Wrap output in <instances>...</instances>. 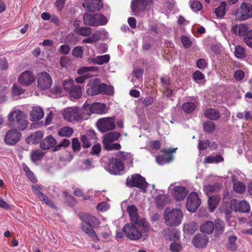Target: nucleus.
<instances>
[{
	"mask_svg": "<svg viewBox=\"0 0 252 252\" xmlns=\"http://www.w3.org/2000/svg\"><path fill=\"white\" fill-rule=\"evenodd\" d=\"M149 225L145 220H141L138 222L127 223L123 228V231L126 237L132 241L140 239L143 233H147L150 230Z\"/></svg>",
	"mask_w": 252,
	"mask_h": 252,
	"instance_id": "f257e3e1",
	"label": "nucleus"
},
{
	"mask_svg": "<svg viewBox=\"0 0 252 252\" xmlns=\"http://www.w3.org/2000/svg\"><path fill=\"white\" fill-rule=\"evenodd\" d=\"M87 108L86 104L82 108L75 106L67 107L63 110L62 114L64 119L68 122H79L89 118L90 114L86 113Z\"/></svg>",
	"mask_w": 252,
	"mask_h": 252,
	"instance_id": "f03ea898",
	"label": "nucleus"
},
{
	"mask_svg": "<svg viewBox=\"0 0 252 252\" xmlns=\"http://www.w3.org/2000/svg\"><path fill=\"white\" fill-rule=\"evenodd\" d=\"M165 223L169 226H175L180 224L183 218V213L179 209L166 208L164 212Z\"/></svg>",
	"mask_w": 252,
	"mask_h": 252,
	"instance_id": "7ed1b4c3",
	"label": "nucleus"
},
{
	"mask_svg": "<svg viewBox=\"0 0 252 252\" xmlns=\"http://www.w3.org/2000/svg\"><path fill=\"white\" fill-rule=\"evenodd\" d=\"M88 88L87 93L89 95H95L102 93L111 94L113 93V88L107 87L104 84H99L97 78L91 79L88 84Z\"/></svg>",
	"mask_w": 252,
	"mask_h": 252,
	"instance_id": "20e7f679",
	"label": "nucleus"
},
{
	"mask_svg": "<svg viewBox=\"0 0 252 252\" xmlns=\"http://www.w3.org/2000/svg\"><path fill=\"white\" fill-rule=\"evenodd\" d=\"M8 120L15 124L20 130L25 129L29 125V122L26 119V114L19 109L12 110L8 115Z\"/></svg>",
	"mask_w": 252,
	"mask_h": 252,
	"instance_id": "39448f33",
	"label": "nucleus"
},
{
	"mask_svg": "<svg viewBox=\"0 0 252 252\" xmlns=\"http://www.w3.org/2000/svg\"><path fill=\"white\" fill-rule=\"evenodd\" d=\"M83 21L85 25L93 27L105 25L108 22L107 18L101 13H85Z\"/></svg>",
	"mask_w": 252,
	"mask_h": 252,
	"instance_id": "423d86ee",
	"label": "nucleus"
},
{
	"mask_svg": "<svg viewBox=\"0 0 252 252\" xmlns=\"http://www.w3.org/2000/svg\"><path fill=\"white\" fill-rule=\"evenodd\" d=\"M120 136V133L116 131L110 132L104 135L102 138V143L104 149L108 151L119 150L121 148L120 144L113 143V142L117 141Z\"/></svg>",
	"mask_w": 252,
	"mask_h": 252,
	"instance_id": "0eeeda50",
	"label": "nucleus"
},
{
	"mask_svg": "<svg viewBox=\"0 0 252 252\" xmlns=\"http://www.w3.org/2000/svg\"><path fill=\"white\" fill-rule=\"evenodd\" d=\"M37 86L42 90L49 89L52 85L53 81L51 75L46 72H41L37 74Z\"/></svg>",
	"mask_w": 252,
	"mask_h": 252,
	"instance_id": "6e6552de",
	"label": "nucleus"
},
{
	"mask_svg": "<svg viewBox=\"0 0 252 252\" xmlns=\"http://www.w3.org/2000/svg\"><path fill=\"white\" fill-rule=\"evenodd\" d=\"M114 117H107L99 119L96 122V126L98 130L104 133L115 129L116 126Z\"/></svg>",
	"mask_w": 252,
	"mask_h": 252,
	"instance_id": "1a4fd4ad",
	"label": "nucleus"
},
{
	"mask_svg": "<svg viewBox=\"0 0 252 252\" xmlns=\"http://www.w3.org/2000/svg\"><path fill=\"white\" fill-rule=\"evenodd\" d=\"M124 169V165L121 160L113 158L109 159L107 167V170L109 173L114 175H119Z\"/></svg>",
	"mask_w": 252,
	"mask_h": 252,
	"instance_id": "9d476101",
	"label": "nucleus"
},
{
	"mask_svg": "<svg viewBox=\"0 0 252 252\" xmlns=\"http://www.w3.org/2000/svg\"><path fill=\"white\" fill-rule=\"evenodd\" d=\"M201 199L197 192H192L189 193L187 198L186 207L190 212H194L199 207Z\"/></svg>",
	"mask_w": 252,
	"mask_h": 252,
	"instance_id": "9b49d317",
	"label": "nucleus"
},
{
	"mask_svg": "<svg viewBox=\"0 0 252 252\" xmlns=\"http://www.w3.org/2000/svg\"><path fill=\"white\" fill-rule=\"evenodd\" d=\"M126 185L130 187H136L143 189L147 187V183L145 179L139 174H133L126 180Z\"/></svg>",
	"mask_w": 252,
	"mask_h": 252,
	"instance_id": "f8f14e48",
	"label": "nucleus"
},
{
	"mask_svg": "<svg viewBox=\"0 0 252 252\" xmlns=\"http://www.w3.org/2000/svg\"><path fill=\"white\" fill-rule=\"evenodd\" d=\"M169 189L171 190L173 197L178 201L184 199L188 193L185 187L176 186L175 184H171L169 187Z\"/></svg>",
	"mask_w": 252,
	"mask_h": 252,
	"instance_id": "ddd939ff",
	"label": "nucleus"
},
{
	"mask_svg": "<svg viewBox=\"0 0 252 252\" xmlns=\"http://www.w3.org/2000/svg\"><path fill=\"white\" fill-rule=\"evenodd\" d=\"M238 17L241 20H246L252 17V5L247 2H243L237 12Z\"/></svg>",
	"mask_w": 252,
	"mask_h": 252,
	"instance_id": "4468645a",
	"label": "nucleus"
},
{
	"mask_svg": "<svg viewBox=\"0 0 252 252\" xmlns=\"http://www.w3.org/2000/svg\"><path fill=\"white\" fill-rule=\"evenodd\" d=\"M22 134L17 130L11 129L5 134L4 142L8 145H14L21 138Z\"/></svg>",
	"mask_w": 252,
	"mask_h": 252,
	"instance_id": "2eb2a0df",
	"label": "nucleus"
},
{
	"mask_svg": "<svg viewBox=\"0 0 252 252\" xmlns=\"http://www.w3.org/2000/svg\"><path fill=\"white\" fill-rule=\"evenodd\" d=\"M230 206L231 209L235 212L247 213L250 210V204L245 200L238 201L236 199H232L230 201Z\"/></svg>",
	"mask_w": 252,
	"mask_h": 252,
	"instance_id": "dca6fc26",
	"label": "nucleus"
},
{
	"mask_svg": "<svg viewBox=\"0 0 252 252\" xmlns=\"http://www.w3.org/2000/svg\"><path fill=\"white\" fill-rule=\"evenodd\" d=\"M43 189V187L42 186L38 185H33L32 186V191L34 192L36 197H37L40 200L45 202L47 205L50 206L51 207L53 208H55V205L54 202L49 200L47 196L44 195L41 192Z\"/></svg>",
	"mask_w": 252,
	"mask_h": 252,
	"instance_id": "f3484780",
	"label": "nucleus"
},
{
	"mask_svg": "<svg viewBox=\"0 0 252 252\" xmlns=\"http://www.w3.org/2000/svg\"><path fill=\"white\" fill-rule=\"evenodd\" d=\"M18 81L21 85L29 86L35 81V77L32 71L27 70L20 75Z\"/></svg>",
	"mask_w": 252,
	"mask_h": 252,
	"instance_id": "a211bd4d",
	"label": "nucleus"
},
{
	"mask_svg": "<svg viewBox=\"0 0 252 252\" xmlns=\"http://www.w3.org/2000/svg\"><path fill=\"white\" fill-rule=\"evenodd\" d=\"M152 3V0H134L131 3V10L134 15L144 9L147 5Z\"/></svg>",
	"mask_w": 252,
	"mask_h": 252,
	"instance_id": "6ab92c4d",
	"label": "nucleus"
},
{
	"mask_svg": "<svg viewBox=\"0 0 252 252\" xmlns=\"http://www.w3.org/2000/svg\"><path fill=\"white\" fill-rule=\"evenodd\" d=\"M86 105L87 106L86 113H88L90 114L91 113L103 114L106 112V106L104 103L95 102L90 106L86 104Z\"/></svg>",
	"mask_w": 252,
	"mask_h": 252,
	"instance_id": "aec40b11",
	"label": "nucleus"
},
{
	"mask_svg": "<svg viewBox=\"0 0 252 252\" xmlns=\"http://www.w3.org/2000/svg\"><path fill=\"white\" fill-rule=\"evenodd\" d=\"M126 212L129 215L131 222H138L141 220H145L139 216L138 210L134 205H127L126 206Z\"/></svg>",
	"mask_w": 252,
	"mask_h": 252,
	"instance_id": "412c9836",
	"label": "nucleus"
},
{
	"mask_svg": "<svg viewBox=\"0 0 252 252\" xmlns=\"http://www.w3.org/2000/svg\"><path fill=\"white\" fill-rule=\"evenodd\" d=\"M177 148L163 149L161 152L168 154L167 158L162 156H158L156 158L157 162L160 165H163L164 164L170 162L172 159L173 157L170 154L173 152H175Z\"/></svg>",
	"mask_w": 252,
	"mask_h": 252,
	"instance_id": "4be33fe9",
	"label": "nucleus"
},
{
	"mask_svg": "<svg viewBox=\"0 0 252 252\" xmlns=\"http://www.w3.org/2000/svg\"><path fill=\"white\" fill-rule=\"evenodd\" d=\"M208 242V237L204 234H198L192 240L193 245L197 248L205 247Z\"/></svg>",
	"mask_w": 252,
	"mask_h": 252,
	"instance_id": "5701e85b",
	"label": "nucleus"
},
{
	"mask_svg": "<svg viewBox=\"0 0 252 252\" xmlns=\"http://www.w3.org/2000/svg\"><path fill=\"white\" fill-rule=\"evenodd\" d=\"M44 113L42 108L39 106H34L30 112L31 120L33 122L38 121L42 119Z\"/></svg>",
	"mask_w": 252,
	"mask_h": 252,
	"instance_id": "b1692460",
	"label": "nucleus"
},
{
	"mask_svg": "<svg viewBox=\"0 0 252 252\" xmlns=\"http://www.w3.org/2000/svg\"><path fill=\"white\" fill-rule=\"evenodd\" d=\"M80 218L86 224L93 227H97L100 224L99 221L95 217L90 214H85L80 215Z\"/></svg>",
	"mask_w": 252,
	"mask_h": 252,
	"instance_id": "393cba45",
	"label": "nucleus"
},
{
	"mask_svg": "<svg viewBox=\"0 0 252 252\" xmlns=\"http://www.w3.org/2000/svg\"><path fill=\"white\" fill-rule=\"evenodd\" d=\"M110 56L108 54L97 56L94 58L90 57L88 59L89 63L94 64L102 65L108 63L110 61Z\"/></svg>",
	"mask_w": 252,
	"mask_h": 252,
	"instance_id": "a878e982",
	"label": "nucleus"
},
{
	"mask_svg": "<svg viewBox=\"0 0 252 252\" xmlns=\"http://www.w3.org/2000/svg\"><path fill=\"white\" fill-rule=\"evenodd\" d=\"M95 138L96 135L94 130H90L86 135H82L81 141L82 143L83 147L84 148H89L91 145L90 141Z\"/></svg>",
	"mask_w": 252,
	"mask_h": 252,
	"instance_id": "bb28decb",
	"label": "nucleus"
},
{
	"mask_svg": "<svg viewBox=\"0 0 252 252\" xmlns=\"http://www.w3.org/2000/svg\"><path fill=\"white\" fill-rule=\"evenodd\" d=\"M82 6L88 10L95 11H99L102 8L103 3L100 0H96L90 3L84 2L83 3Z\"/></svg>",
	"mask_w": 252,
	"mask_h": 252,
	"instance_id": "cd10ccee",
	"label": "nucleus"
},
{
	"mask_svg": "<svg viewBox=\"0 0 252 252\" xmlns=\"http://www.w3.org/2000/svg\"><path fill=\"white\" fill-rule=\"evenodd\" d=\"M164 236L166 240L176 241L180 238V233L175 229L167 228L164 230Z\"/></svg>",
	"mask_w": 252,
	"mask_h": 252,
	"instance_id": "c85d7f7f",
	"label": "nucleus"
},
{
	"mask_svg": "<svg viewBox=\"0 0 252 252\" xmlns=\"http://www.w3.org/2000/svg\"><path fill=\"white\" fill-rule=\"evenodd\" d=\"M43 137V133L42 131H36L31 134L26 139V142L30 144L38 143Z\"/></svg>",
	"mask_w": 252,
	"mask_h": 252,
	"instance_id": "c756f323",
	"label": "nucleus"
},
{
	"mask_svg": "<svg viewBox=\"0 0 252 252\" xmlns=\"http://www.w3.org/2000/svg\"><path fill=\"white\" fill-rule=\"evenodd\" d=\"M232 30L236 35L243 36V39L246 32L248 31L247 26L244 24L234 25L232 27Z\"/></svg>",
	"mask_w": 252,
	"mask_h": 252,
	"instance_id": "7c9ffc66",
	"label": "nucleus"
},
{
	"mask_svg": "<svg viewBox=\"0 0 252 252\" xmlns=\"http://www.w3.org/2000/svg\"><path fill=\"white\" fill-rule=\"evenodd\" d=\"M56 144V140L52 135H49L41 142L40 147L43 150H47L54 146Z\"/></svg>",
	"mask_w": 252,
	"mask_h": 252,
	"instance_id": "2f4dec72",
	"label": "nucleus"
},
{
	"mask_svg": "<svg viewBox=\"0 0 252 252\" xmlns=\"http://www.w3.org/2000/svg\"><path fill=\"white\" fill-rule=\"evenodd\" d=\"M231 180L233 183L234 190L238 193H243L246 189L245 185L243 183L236 180V175L235 174L232 175Z\"/></svg>",
	"mask_w": 252,
	"mask_h": 252,
	"instance_id": "473e14b6",
	"label": "nucleus"
},
{
	"mask_svg": "<svg viewBox=\"0 0 252 252\" xmlns=\"http://www.w3.org/2000/svg\"><path fill=\"white\" fill-rule=\"evenodd\" d=\"M215 228V225L211 221H208L203 223L200 226V231L202 232L210 234Z\"/></svg>",
	"mask_w": 252,
	"mask_h": 252,
	"instance_id": "72a5a7b5",
	"label": "nucleus"
},
{
	"mask_svg": "<svg viewBox=\"0 0 252 252\" xmlns=\"http://www.w3.org/2000/svg\"><path fill=\"white\" fill-rule=\"evenodd\" d=\"M204 115L208 119L216 120L220 117L219 112L216 109L213 108H209L204 112Z\"/></svg>",
	"mask_w": 252,
	"mask_h": 252,
	"instance_id": "f704fd0d",
	"label": "nucleus"
},
{
	"mask_svg": "<svg viewBox=\"0 0 252 252\" xmlns=\"http://www.w3.org/2000/svg\"><path fill=\"white\" fill-rule=\"evenodd\" d=\"M220 199V195H216L209 198V208L211 212H213L216 208Z\"/></svg>",
	"mask_w": 252,
	"mask_h": 252,
	"instance_id": "c9c22d12",
	"label": "nucleus"
},
{
	"mask_svg": "<svg viewBox=\"0 0 252 252\" xmlns=\"http://www.w3.org/2000/svg\"><path fill=\"white\" fill-rule=\"evenodd\" d=\"M92 226L88 225L87 224H82L81 228L82 230L88 235L90 237H92L94 240H98L97 237L95 234V232L92 228Z\"/></svg>",
	"mask_w": 252,
	"mask_h": 252,
	"instance_id": "e433bc0d",
	"label": "nucleus"
},
{
	"mask_svg": "<svg viewBox=\"0 0 252 252\" xmlns=\"http://www.w3.org/2000/svg\"><path fill=\"white\" fill-rule=\"evenodd\" d=\"M73 132V129L69 126H64L58 130V134L63 137H70Z\"/></svg>",
	"mask_w": 252,
	"mask_h": 252,
	"instance_id": "4c0bfd02",
	"label": "nucleus"
},
{
	"mask_svg": "<svg viewBox=\"0 0 252 252\" xmlns=\"http://www.w3.org/2000/svg\"><path fill=\"white\" fill-rule=\"evenodd\" d=\"M74 32L78 35L87 36L91 34L92 32V29L89 27H82L80 28H75Z\"/></svg>",
	"mask_w": 252,
	"mask_h": 252,
	"instance_id": "58836bf2",
	"label": "nucleus"
},
{
	"mask_svg": "<svg viewBox=\"0 0 252 252\" xmlns=\"http://www.w3.org/2000/svg\"><path fill=\"white\" fill-rule=\"evenodd\" d=\"M44 155V153L39 150L33 151L31 153V158L32 160L35 162L41 159Z\"/></svg>",
	"mask_w": 252,
	"mask_h": 252,
	"instance_id": "ea45409f",
	"label": "nucleus"
},
{
	"mask_svg": "<svg viewBox=\"0 0 252 252\" xmlns=\"http://www.w3.org/2000/svg\"><path fill=\"white\" fill-rule=\"evenodd\" d=\"M223 160V158L220 156L215 157L209 156L205 158L204 162L205 163H217Z\"/></svg>",
	"mask_w": 252,
	"mask_h": 252,
	"instance_id": "a19ab883",
	"label": "nucleus"
},
{
	"mask_svg": "<svg viewBox=\"0 0 252 252\" xmlns=\"http://www.w3.org/2000/svg\"><path fill=\"white\" fill-rule=\"evenodd\" d=\"M72 55L76 58H82L84 54V48L81 46L75 47L72 50Z\"/></svg>",
	"mask_w": 252,
	"mask_h": 252,
	"instance_id": "79ce46f5",
	"label": "nucleus"
},
{
	"mask_svg": "<svg viewBox=\"0 0 252 252\" xmlns=\"http://www.w3.org/2000/svg\"><path fill=\"white\" fill-rule=\"evenodd\" d=\"M71 96L74 98H78L82 94V91L81 87L77 85L74 86L68 92Z\"/></svg>",
	"mask_w": 252,
	"mask_h": 252,
	"instance_id": "37998d69",
	"label": "nucleus"
},
{
	"mask_svg": "<svg viewBox=\"0 0 252 252\" xmlns=\"http://www.w3.org/2000/svg\"><path fill=\"white\" fill-rule=\"evenodd\" d=\"M99 68L97 66H83L80 67L78 70L77 73L79 75L91 71H97Z\"/></svg>",
	"mask_w": 252,
	"mask_h": 252,
	"instance_id": "c03bdc74",
	"label": "nucleus"
},
{
	"mask_svg": "<svg viewBox=\"0 0 252 252\" xmlns=\"http://www.w3.org/2000/svg\"><path fill=\"white\" fill-rule=\"evenodd\" d=\"M235 55L238 58H244L246 56L245 49L241 45H237L235 47Z\"/></svg>",
	"mask_w": 252,
	"mask_h": 252,
	"instance_id": "a18cd8bd",
	"label": "nucleus"
},
{
	"mask_svg": "<svg viewBox=\"0 0 252 252\" xmlns=\"http://www.w3.org/2000/svg\"><path fill=\"white\" fill-rule=\"evenodd\" d=\"M94 167L92 161L89 159H86L82 161L80 169L82 171L89 170Z\"/></svg>",
	"mask_w": 252,
	"mask_h": 252,
	"instance_id": "49530a36",
	"label": "nucleus"
},
{
	"mask_svg": "<svg viewBox=\"0 0 252 252\" xmlns=\"http://www.w3.org/2000/svg\"><path fill=\"white\" fill-rule=\"evenodd\" d=\"M215 13L217 17L221 18L225 13V2H222L220 5L215 10Z\"/></svg>",
	"mask_w": 252,
	"mask_h": 252,
	"instance_id": "de8ad7c7",
	"label": "nucleus"
},
{
	"mask_svg": "<svg viewBox=\"0 0 252 252\" xmlns=\"http://www.w3.org/2000/svg\"><path fill=\"white\" fill-rule=\"evenodd\" d=\"M167 201V197L165 194H159L156 198V203L158 207H163Z\"/></svg>",
	"mask_w": 252,
	"mask_h": 252,
	"instance_id": "09e8293b",
	"label": "nucleus"
},
{
	"mask_svg": "<svg viewBox=\"0 0 252 252\" xmlns=\"http://www.w3.org/2000/svg\"><path fill=\"white\" fill-rule=\"evenodd\" d=\"M237 237L236 236H231L229 237L228 243L227 245V248L230 251H234L237 249L236 244Z\"/></svg>",
	"mask_w": 252,
	"mask_h": 252,
	"instance_id": "8fccbe9b",
	"label": "nucleus"
},
{
	"mask_svg": "<svg viewBox=\"0 0 252 252\" xmlns=\"http://www.w3.org/2000/svg\"><path fill=\"white\" fill-rule=\"evenodd\" d=\"M243 41L248 46L252 48V30H250L246 32Z\"/></svg>",
	"mask_w": 252,
	"mask_h": 252,
	"instance_id": "3c124183",
	"label": "nucleus"
},
{
	"mask_svg": "<svg viewBox=\"0 0 252 252\" xmlns=\"http://www.w3.org/2000/svg\"><path fill=\"white\" fill-rule=\"evenodd\" d=\"M196 106L194 103L192 102H187L185 103L182 105V109L186 113H191L195 109Z\"/></svg>",
	"mask_w": 252,
	"mask_h": 252,
	"instance_id": "603ef678",
	"label": "nucleus"
},
{
	"mask_svg": "<svg viewBox=\"0 0 252 252\" xmlns=\"http://www.w3.org/2000/svg\"><path fill=\"white\" fill-rule=\"evenodd\" d=\"M23 167L28 178L33 183L36 182L37 180L34 174L30 170L29 168L25 164L23 165Z\"/></svg>",
	"mask_w": 252,
	"mask_h": 252,
	"instance_id": "864d4df0",
	"label": "nucleus"
},
{
	"mask_svg": "<svg viewBox=\"0 0 252 252\" xmlns=\"http://www.w3.org/2000/svg\"><path fill=\"white\" fill-rule=\"evenodd\" d=\"M63 89L67 92H69L74 86L73 80L71 79L64 80L63 82Z\"/></svg>",
	"mask_w": 252,
	"mask_h": 252,
	"instance_id": "5fc2aeb1",
	"label": "nucleus"
},
{
	"mask_svg": "<svg viewBox=\"0 0 252 252\" xmlns=\"http://www.w3.org/2000/svg\"><path fill=\"white\" fill-rule=\"evenodd\" d=\"M24 92V90L21 87L18 86L16 84H14L12 87V94L13 96H18Z\"/></svg>",
	"mask_w": 252,
	"mask_h": 252,
	"instance_id": "6e6d98bb",
	"label": "nucleus"
},
{
	"mask_svg": "<svg viewBox=\"0 0 252 252\" xmlns=\"http://www.w3.org/2000/svg\"><path fill=\"white\" fill-rule=\"evenodd\" d=\"M110 208V205L107 202H102L99 203L96 206V209L99 212H105Z\"/></svg>",
	"mask_w": 252,
	"mask_h": 252,
	"instance_id": "4d7b16f0",
	"label": "nucleus"
},
{
	"mask_svg": "<svg viewBox=\"0 0 252 252\" xmlns=\"http://www.w3.org/2000/svg\"><path fill=\"white\" fill-rule=\"evenodd\" d=\"M99 39V37L98 35V34L97 33H96V34H94L93 35H92L91 36H90L89 38L84 39L82 41V42L85 43H86L91 44V43H94V42H95L98 41Z\"/></svg>",
	"mask_w": 252,
	"mask_h": 252,
	"instance_id": "13d9d810",
	"label": "nucleus"
},
{
	"mask_svg": "<svg viewBox=\"0 0 252 252\" xmlns=\"http://www.w3.org/2000/svg\"><path fill=\"white\" fill-rule=\"evenodd\" d=\"M191 9L195 12H197L200 10L202 8L201 3L198 1H193L190 3Z\"/></svg>",
	"mask_w": 252,
	"mask_h": 252,
	"instance_id": "bf43d9fd",
	"label": "nucleus"
},
{
	"mask_svg": "<svg viewBox=\"0 0 252 252\" xmlns=\"http://www.w3.org/2000/svg\"><path fill=\"white\" fill-rule=\"evenodd\" d=\"M215 128V126L214 123L212 122H207L204 124V129L207 132L213 131Z\"/></svg>",
	"mask_w": 252,
	"mask_h": 252,
	"instance_id": "052dcab7",
	"label": "nucleus"
},
{
	"mask_svg": "<svg viewBox=\"0 0 252 252\" xmlns=\"http://www.w3.org/2000/svg\"><path fill=\"white\" fill-rule=\"evenodd\" d=\"M181 40L183 46L186 48H189L191 45V41L190 40L189 37L187 36H182L181 37Z\"/></svg>",
	"mask_w": 252,
	"mask_h": 252,
	"instance_id": "680f3d73",
	"label": "nucleus"
},
{
	"mask_svg": "<svg viewBox=\"0 0 252 252\" xmlns=\"http://www.w3.org/2000/svg\"><path fill=\"white\" fill-rule=\"evenodd\" d=\"M72 149L75 152H78L81 149V145L77 138H73L72 139Z\"/></svg>",
	"mask_w": 252,
	"mask_h": 252,
	"instance_id": "e2e57ef3",
	"label": "nucleus"
},
{
	"mask_svg": "<svg viewBox=\"0 0 252 252\" xmlns=\"http://www.w3.org/2000/svg\"><path fill=\"white\" fill-rule=\"evenodd\" d=\"M224 224L222 220H217L215 221V230L218 233H221L223 231Z\"/></svg>",
	"mask_w": 252,
	"mask_h": 252,
	"instance_id": "0e129e2a",
	"label": "nucleus"
},
{
	"mask_svg": "<svg viewBox=\"0 0 252 252\" xmlns=\"http://www.w3.org/2000/svg\"><path fill=\"white\" fill-rule=\"evenodd\" d=\"M101 150V147L100 144H96L94 145L90 152L93 155H98Z\"/></svg>",
	"mask_w": 252,
	"mask_h": 252,
	"instance_id": "69168bd1",
	"label": "nucleus"
},
{
	"mask_svg": "<svg viewBox=\"0 0 252 252\" xmlns=\"http://www.w3.org/2000/svg\"><path fill=\"white\" fill-rule=\"evenodd\" d=\"M170 248L172 252H179L182 249L180 244L178 243H171Z\"/></svg>",
	"mask_w": 252,
	"mask_h": 252,
	"instance_id": "338daca9",
	"label": "nucleus"
},
{
	"mask_svg": "<svg viewBox=\"0 0 252 252\" xmlns=\"http://www.w3.org/2000/svg\"><path fill=\"white\" fill-rule=\"evenodd\" d=\"M60 51L62 54L67 55L70 51V48L68 45L63 44L61 46Z\"/></svg>",
	"mask_w": 252,
	"mask_h": 252,
	"instance_id": "774afa93",
	"label": "nucleus"
}]
</instances>
